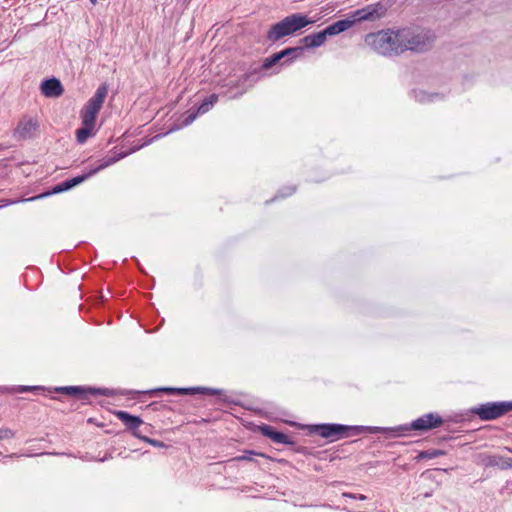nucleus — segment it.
<instances>
[{
  "label": "nucleus",
  "mask_w": 512,
  "mask_h": 512,
  "mask_svg": "<svg viewBox=\"0 0 512 512\" xmlns=\"http://www.w3.org/2000/svg\"><path fill=\"white\" fill-rule=\"evenodd\" d=\"M196 116H197V113H196V114H190V115H188V116L185 118V120H184V124H185V125H189V124H191V123L195 120Z\"/></svg>",
  "instance_id": "obj_30"
},
{
  "label": "nucleus",
  "mask_w": 512,
  "mask_h": 512,
  "mask_svg": "<svg viewBox=\"0 0 512 512\" xmlns=\"http://www.w3.org/2000/svg\"><path fill=\"white\" fill-rule=\"evenodd\" d=\"M327 35L324 30L309 34L303 37L300 41L306 48L320 47L325 43Z\"/></svg>",
  "instance_id": "obj_16"
},
{
  "label": "nucleus",
  "mask_w": 512,
  "mask_h": 512,
  "mask_svg": "<svg viewBox=\"0 0 512 512\" xmlns=\"http://www.w3.org/2000/svg\"><path fill=\"white\" fill-rule=\"evenodd\" d=\"M294 191H295V188H292L287 195L293 194Z\"/></svg>",
  "instance_id": "obj_33"
},
{
  "label": "nucleus",
  "mask_w": 512,
  "mask_h": 512,
  "mask_svg": "<svg viewBox=\"0 0 512 512\" xmlns=\"http://www.w3.org/2000/svg\"><path fill=\"white\" fill-rule=\"evenodd\" d=\"M58 392L65 393L70 396H74L81 400L88 399V395H95V394H101V395H107L106 390L102 389H85L80 386H65V387H59L57 388Z\"/></svg>",
  "instance_id": "obj_11"
},
{
  "label": "nucleus",
  "mask_w": 512,
  "mask_h": 512,
  "mask_svg": "<svg viewBox=\"0 0 512 512\" xmlns=\"http://www.w3.org/2000/svg\"><path fill=\"white\" fill-rule=\"evenodd\" d=\"M400 54L410 50L423 53L430 50L436 40V35L430 29L402 28L398 29Z\"/></svg>",
  "instance_id": "obj_1"
},
{
  "label": "nucleus",
  "mask_w": 512,
  "mask_h": 512,
  "mask_svg": "<svg viewBox=\"0 0 512 512\" xmlns=\"http://www.w3.org/2000/svg\"><path fill=\"white\" fill-rule=\"evenodd\" d=\"M445 451L443 450H439V449H429V450H425V451H421L418 456H417V459L418 460H422V459H434V458H437L439 456H443L445 455Z\"/></svg>",
  "instance_id": "obj_21"
},
{
  "label": "nucleus",
  "mask_w": 512,
  "mask_h": 512,
  "mask_svg": "<svg viewBox=\"0 0 512 512\" xmlns=\"http://www.w3.org/2000/svg\"><path fill=\"white\" fill-rule=\"evenodd\" d=\"M143 439L150 443L151 445L155 446V447H163L164 446V443L159 441V440H155V439H150L148 437H143Z\"/></svg>",
  "instance_id": "obj_29"
},
{
  "label": "nucleus",
  "mask_w": 512,
  "mask_h": 512,
  "mask_svg": "<svg viewBox=\"0 0 512 512\" xmlns=\"http://www.w3.org/2000/svg\"><path fill=\"white\" fill-rule=\"evenodd\" d=\"M386 12V6L382 2H377L355 10L351 14V17L355 20V23L361 21H375L384 17Z\"/></svg>",
  "instance_id": "obj_9"
},
{
  "label": "nucleus",
  "mask_w": 512,
  "mask_h": 512,
  "mask_svg": "<svg viewBox=\"0 0 512 512\" xmlns=\"http://www.w3.org/2000/svg\"><path fill=\"white\" fill-rule=\"evenodd\" d=\"M312 23H314L313 20L308 19L307 16L301 13L291 14L273 24L267 32L266 39L269 42L275 43Z\"/></svg>",
  "instance_id": "obj_3"
},
{
  "label": "nucleus",
  "mask_w": 512,
  "mask_h": 512,
  "mask_svg": "<svg viewBox=\"0 0 512 512\" xmlns=\"http://www.w3.org/2000/svg\"><path fill=\"white\" fill-rule=\"evenodd\" d=\"M303 51L302 47H288L280 52H277L278 57L282 60L284 57L293 56L297 57Z\"/></svg>",
  "instance_id": "obj_22"
},
{
  "label": "nucleus",
  "mask_w": 512,
  "mask_h": 512,
  "mask_svg": "<svg viewBox=\"0 0 512 512\" xmlns=\"http://www.w3.org/2000/svg\"><path fill=\"white\" fill-rule=\"evenodd\" d=\"M15 436V432L9 428H1L0 429V440L13 438Z\"/></svg>",
  "instance_id": "obj_27"
},
{
  "label": "nucleus",
  "mask_w": 512,
  "mask_h": 512,
  "mask_svg": "<svg viewBox=\"0 0 512 512\" xmlns=\"http://www.w3.org/2000/svg\"><path fill=\"white\" fill-rule=\"evenodd\" d=\"M126 155H127L126 153H119L116 156L102 159L101 160V164L98 167H96V168L92 169L91 171H89L88 173L80 175V176H76V177L71 178V179H67V180L62 181L61 183L57 184L56 186H54L53 193H61V192H65V191L70 190L71 188L81 184L86 179H88L92 175L96 174L100 170H102V169H104V168H106V167L116 163L120 159L124 158Z\"/></svg>",
  "instance_id": "obj_6"
},
{
  "label": "nucleus",
  "mask_w": 512,
  "mask_h": 512,
  "mask_svg": "<svg viewBox=\"0 0 512 512\" xmlns=\"http://www.w3.org/2000/svg\"><path fill=\"white\" fill-rule=\"evenodd\" d=\"M505 449H507L509 452H512L511 448L505 447Z\"/></svg>",
  "instance_id": "obj_35"
},
{
  "label": "nucleus",
  "mask_w": 512,
  "mask_h": 512,
  "mask_svg": "<svg viewBox=\"0 0 512 512\" xmlns=\"http://www.w3.org/2000/svg\"><path fill=\"white\" fill-rule=\"evenodd\" d=\"M218 101L217 94H211L206 97L197 109V114H204L208 112Z\"/></svg>",
  "instance_id": "obj_20"
},
{
  "label": "nucleus",
  "mask_w": 512,
  "mask_h": 512,
  "mask_svg": "<svg viewBox=\"0 0 512 512\" xmlns=\"http://www.w3.org/2000/svg\"><path fill=\"white\" fill-rule=\"evenodd\" d=\"M355 24V20L352 19V17H348L346 19H342L339 21L334 22L333 24L327 26L324 31L328 36H335L338 35L349 28H351Z\"/></svg>",
  "instance_id": "obj_15"
},
{
  "label": "nucleus",
  "mask_w": 512,
  "mask_h": 512,
  "mask_svg": "<svg viewBox=\"0 0 512 512\" xmlns=\"http://www.w3.org/2000/svg\"><path fill=\"white\" fill-rule=\"evenodd\" d=\"M342 496H343V497H345V498L356 499L357 494L344 492V493L342 494Z\"/></svg>",
  "instance_id": "obj_31"
},
{
  "label": "nucleus",
  "mask_w": 512,
  "mask_h": 512,
  "mask_svg": "<svg viewBox=\"0 0 512 512\" xmlns=\"http://www.w3.org/2000/svg\"><path fill=\"white\" fill-rule=\"evenodd\" d=\"M177 390H179V388L162 387V388L152 389V390L148 391L147 393H149L150 395H156L160 392H164L167 394H177Z\"/></svg>",
  "instance_id": "obj_25"
},
{
  "label": "nucleus",
  "mask_w": 512,
  "mask_h": 512,
  "mask_svg": "<svg viewBox=\"0 0 512 512\" xmlns=\"http://www.w3.org/2000/svg\"><path fill=\"white\" fill-rule=\"evenodd\" d=\"M197 393H200V387L179 388L177 390V394L182 395H194Z\"/></svg>",
  "instance_id": "obj_26"
},
{
  "label": "nucleus",
  "mask_w": 512,
  "mask_h": 512,
  "mask_svg": "<svg viewBox=\"0 0 512 512\" xmlns=\"http://www.w3.org/2000/svg\"><path fill=\"white\" fill-rule=\"evenodd\" d=\"M414 97L419 102H429V101H433L434 98L439 97V95L436 93L428 94L425 91L419 90V91H414Z\"/></svg>",
  "instance_id": "obj_23"
},
{
  "label": "nucleus",
  "mask_w": 512,
  "mask_h": 512,
  "mask_svg": "<svg viewBox=\"0 0 512 512\" xmlns=\"http://www.w3.org/2000/svg\"><path fill=\"white\" fill-rule=\"evenodd\" d=\"M280 60L281 59L278 57L277 53H274L273 55L265 58L264 61H263V64L261 65L260 68H255L252 72H248V73L243 74L239 78L237 85H239L240 83H245L250 78V76L252 74L257 73L260 70H268V69H270L275 64H277Z\"/></svg>",
  "instance_id": "obj_17"
},
{
  "label": "nucleus",
  "mask_w": 512,
  "mask_h": 512,
  "mask_svg": "<svg viewBox=\"0 0 512 512\" xmlns=\"http://www.w3.org/2000/svg\"><path fill=\"white\" fill-rule=\"evenodd\" d=\"M38 127L36 119L24 117L19 121L14 131V137L18 140L31 139L35 136Z\"/></svg>",
  "instance_id": "obj_10"
},
{
  "label": "nucleus",
  "mask_w": 512,
  "mask_h": 512,
  "mask_svg": "<svg viewBox=\"0 0 512 512\" xmlns=\"http://www.w3.org/2000/svg\"><path fill=\"white\" fill-rule=\"evenodd\" d=\"M365 43L377 53L384 56L400 54L398 30H381L365 37Z\"/></svg>",
  "instance_id": "obj_4"
},
{
  "label": "nucleus",
  "mask_w": 512,
  "mask_h": 512,
  "mask_svg": "<svg viewBox=\"0 0 512 512\" xmlns=\"http://www.w3.org/2000/svg\"><path fill=\"white\" fill-rule=\"evenodd\" d=\"M115 416L130 430L137 429L143 423L140 417L131 415L126 411H116Z\"/></svg>",
  "instance_id": "obj_18"
},
{
  "label": "nucleus",
  "mask_w": 512,
  "mask_h": 512,
  "mask_svg": "<svg viewBox=\"0 0 512 512\" xmlns=\"http://www.w3.org/2000/svg\"><path fill=\"white\" fill-rule=\"evenodd\" d=\"M382 427H366V426H349L342 424H318L310 426V432L315 433L322 438L339 440L350 436H355L369 431L370 433H378Z\"/></svg>",
  "instance_id": "obj_2"
},
{
  "label": "nucleus",
  "mask_w": 512,
  "mask_h": 512,
  "mask_svg": "<svg viewBox=\"0 0 512 512\" xmlns=\"http://www.w3.org/2000/svg\"><path fill=\"white\" fill-rule=\"evenodd\" d=\"M92 4H96L97 3V0H90Z\"/></svg>",
  "instance_id": "obj_34"
},
{
  "label": "nucleus",
  "mask_w": 512,
  "mask_h": 512,
  "mask_svg": "<svg viewBox=\"0 0 512 512\" xmlns=\"http://www.w3.org/2000/svg\"><path fill=\"white\" fill-rule=\"evenodd\" d=\"M255 455L266 457L262 453H256L255 451L248 450V451H245L242 455L234 457L232 460L233 461H254L253 456H255Z\"/></svg>",
  "instance_id": "obj_24"
},
{
  "label": "nucleus",
  "mask_w": 512,
  "mask_h": 512,
  "mask_svg": "<svg viewBox=\"0 0 512 512\" xmlns=\"http://www.w3.org/2000/svg\"><path fill=\"white\" fill-rule=\"evenodd\" d=\"M366 499H367V497L363 494H357V496H356V500L364 501Z\"/></svg>",
  "instance_id": "obj_32"
},
{
  "label": "nucleus",
  "mask_w": 512,
  "mask_h": 512,
  "mask_svg": "<svg viewBox=\"0 0 512 512\" xmlns=\"http://www.w3.org/2000/svg\"><path fill=\"white\" fill-rule=\"evenodd\" d=\"M221 390L214 389V388H207V387H200V393L201 394H208V395H220Z\"/></svg>",
  "instance_id": "obj_28"
},
{
  "label": "nucleus",
  "mask_w": 512,
  "mask_h": 512,
  "mask_svg": "<svg viewBox=\"0 0 512 512\" xmlns=\"http://www.w3.org/2000/svg\"><path fill=\"white\" fill-rule=\"evenodd\" d=\"M510 411H512V401L489 402L472 410L474 414L484 421L497 419Z\"/></svg>",
  "instance_id": "obj_8"
},
{
  "label": "nucleus",
  "mask_w": 512,
  "mask_h": 512,
  "mask_svg": "<svg viewBox=\"0 0 512 512\" xmlns=\"http://www.w3.org/2000/svg\"><path fill=\"white\" fill-rule=\"evenodd\" d=\"M41 92L44 96L56 98L63 94V86L57 78L46 79L41 83Z\"/></svg>",
  "instance_id": "obj_12"
},
{
  "label": "nucleus",
  "mask_w": 512,
  "mask_h": 512,
  "mask_svg": "<svg viewBox=\"0 0 512 512\" xmlns=\"http://www.w3.org/2000/svg\"><path fill=\"white\" fill-rule=\"evenodd\" d=\"M259 430L262 433V435L270 438L275 443L285 444V445H292L293 441L288 437V435L276 431L272 426L263 424L259 426Z\"/></svg>",
  "instance_id": "obj_14"
},
{
  "label": "nucleus",
  "mask_w": 512,
  "mask_h": 512,
  "mask_svg": "<svg viewBox=\"0 0 512 512\" xmlns=\"http://www.w3.org/2000/svg\"><path fill=\"white\" fill-rule=\"evenodd\" d=\"M108 93L106 84L100 85L94 95L88 100L81 111L82 122L86 124H95L96 116L100 111Z\"/></svg>",
  "instance_id": "obj_7"
},
{
  "label": "nucleus",
  "mask_w": 512,
  "mask_h": 512,
  "mask_svg": "<svg viewBox=\"0 0 512 512\" xmlns=\"http://www.w3.org/2000/svg\"><path fill=\"white\" fill-rule=\"evenodd\" d=\"M83 127L76 131V139L78 143L83 144L91 136L95 124H86L82 122Z\"/></svg>",
  "instance_id": "obj_19"
},
{
  "label": "nucleus",
  "mask_w": 512,
  "mask_h": 512,
  "mask_svg": "<svg viewBox=\"0 0 512 512\" xmlns=\"http://www.w3.org/2000/svg\"><path fill=\"white\" fill-rule=\"evenodd\" d=\"M482 463L485 467H499L502 470L512 468V458L500 455L485 454L482 457Z\"/></svg>",
  "instance_id": "obj_13"
},
{
  "label": "nucleus",
  "mask_w": 512,
  "mask_h": 512,
  "mask_svg": "<svg viewBox=\"0 0 512 512\" xmlns=\"http://www.w3.org/2000/svg\"><path fill=\"white\" fill-rule=\"evenodd\" d=\"M443 424V419L440 415L435 413L425 414L418 419L414 420L411 424L399 425L392 428H382L380 432L394 433L397 435L404 434L411 430L415 431H428L434 428H438Z\"/></svg>",
  "instance_id": "obj_5"
}]
</instances>
